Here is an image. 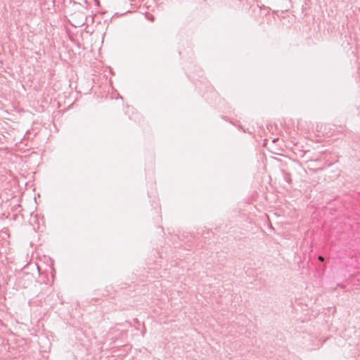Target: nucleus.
<instances>
[{"instance_id": "nucleus-1", "label": "nucleus", "mask_w": 360, "mask_h": 360, "mask_svg": "<svg viewBox=\"0 0 360 360\" xmlns=\"http://www.w3.org/2000/svg\"><path fill=\"white\" fill-rule=\"evenodd\" d=\"M319 259L320 261H323V260H324V258H323V257H322V256H319Z\"/></svg>"}]
</instances>
